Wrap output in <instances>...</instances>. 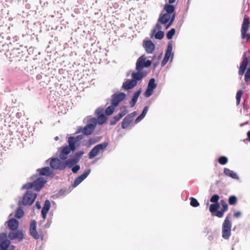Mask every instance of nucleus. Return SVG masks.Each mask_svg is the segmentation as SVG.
<instances>
[{"label":"nucleus","instance_id":"a18cd8bd","mask_svg":"<svg viewBox=\"0 0 250 250\" xmlns=\"http://www.w3.org/2000/svg\"><path fill=\"white\" fill-rule=\"evenodd\" d=\"M172 49V44L170 43H169L167 46V48L166 53H167V54H169L170 56H171Z\"/></svg>","mask_w":250,"mask_h":250},{"label":"nucleus","instance_id":"4468645a","mask_svg":"<svg viewBox=\"0 0 250 250\" xmlns=\"http://www.w3.org/2000/svg\"><path fill=\"white\" fill-rule=\"evenodd\" d=\"M37 223L35 220H32L31 222L29 232L30 234L35 239L37 240L40 238V235L36 230Z\"/></svg>","mask_w":250,"mask_h":250},{"label":"nucleus","instance_id":"72a5a7b5","mask_svg":"<svg viewBox=\"0 0 250 250\" xmlns=\"http://www.w3.org/2000/svg\"><path fill=\"white\" fill-rule=\"evenodd\" d=\"M228 202L230 205H235L237 202V198L235 196H230L229 198Z\"/></svg>","mask_w":250,"mask_h":250},{"label":"nucleus","instance_id":"69168bd1","mask_svg":"<svg viewBox=\"0 0 250 250\" xmlns=\"http://www.w3.org/2000/svg\"><path fill=\"white\" fill-rule=\"evenodd\" d=\"M96 113L97 114H99V109L97 110L96 111Z\"/></svg>","mask_w":250,"mask_h":250},{"label":"nucleus","instance_id":"39448f33","mask_svg":"<svg viewBox=\"0 0 250 250\" xmlns=\"http://www.w3.org/2000/svg\"><path fill=\"white\" fill-rule=\"evenodd\" d=\"M15 247L10 245L6 233H0V250H14Z\"/></svg>","mask_w":250,"mask_h":250},{"label":"nucleus","instance_id":"393cba45","mask_svg":"<svg viewBox=\"0 0 250 250\" xmlns=\"http://www.w3.org/2000/svg\"><path fill=\"white\" fill-rule=\"evenodd\" d=\"M224 174L228 175V176L230 177L233 178H235L237 177V175L235 172H234L232 170H230L229 169H228L227 168H224Z\"/></svg>","mask_w":250,"mask_h":250},{"label":"nucleus","instance_id":"cd10ccee","mask_svg":"<svg viewBox=\"0 0 250 250\" xmlns=\"http://www.w3.org/2000/svg\"><path fill=\"white\" fill-rule=\"evenodd\" d=\"M51 207L50 202L49 200H46L44 202L42 211L48 212Z\"/></svg>","mask_w":250,"mask_h":250},{"label":"nucleus","instance_id":"423d86ee","mask_svg":"<svg viewBox=\"0 0 250 250\" xmlns=\"http://www.w3.org/2000/svg\"><path fill=\"white\" fill-rule=\"evenodd\" d=\"M250 28V20L249 17H245L242 24L241 29V37L242 40L249 41L250 39V34L247 32Z\"/></svg>","mask_w":250,"mask_h":250},{"label":"nucleus","instance_id":"5fc2aeb1","mask_svg":"<svg viewBox=\"0 0 250 250\" xmlns=\"http://www.w3.org/2000/svg\"><path fill=\"white\" fill-rule=\"evenodd\" d=\"M119 120H117L115 117H114V119L110 121V125H114Z\"/></svg>","mask_w":250,"mask_h":250},{"label":"nucleus","instance_id":"f8f14e48","mask_svg":"<svg viewBox=\"0 0 250 250\" xmlns=\"http://www.w3.org/2000/svg\"><path fill=\"white\" fill-rule=\"evenodd\" d=\"M156 87L157 84L155 83L154 79L153 78H151L148 82L146 90L144 94V96L146 97H150Z\"/></svg>","mask_w":250,"mask_h":250},{"label":"nucleus","instance_id":"9b49d317","mask_svg":"<svg viewBox=\"0 0 250 250\" xmlns=\"http://www.w3.org/2000/svg\"><path fill=\"white\" fill-rule=\"evenodd\" d=\"M50 166L54 169L62 170L65 169L64 161L58 158H52L50 162Z\"/></svg>","mask_w":250,"mask_h":250},{"label":"nucleus","instance_id":"864d4df0","mask_svg":"<svg viewBox=\"0 0 250 250\" xmlns=\"http://www.w3.org/2000/svg\"><path fill=\"white\" fill-rule=\"evenodd\" d=\"M136 115H137L136 112H134L128 115L127 116H130V118L132 119V120H134V117Z\"/></svg>","mask_w":250,"mask_h":250},{"label":"nucleus","instance_id":"c756f323","mask_svg":"<svg viewBox=\"0 0 250 250\" xmlns=\"http://www.w3.org/2000/svg\"><path fill=\"white\" fill-rule=\"evenodd\" d=\"M122 111L118 114L117 115L115 116L117 119V120H120V119L123 116H124L127 112L128 111L125 107H123L121 108Z\"/></svg>","mask_w":250,"mask_h":250},{"label":"nucleus","instance_id":"aec40b11","mask_svg":"<svg viewBox=\"0 0 250 250\" xmlns=\"http://www.w3.org/2000/svg\"><path fill=\"white\" fill-rule=\"evenodd\" d=\"M37 171L39 172L40 175L42 176H49L53 173V171L48 167L38 169Z\"/></svg>","mask_w":250,"mask_h":250},{"label":"nucleus","instance_id":"603ef678","mask_svg":"<svg viewBox=\"0 0 250 250\" xmlns=\"http://www.w3.org/2000/svg\"><path fill=\"white\" fill-rule=\"evenodd\" d=\"M64 139V136L62 135H60L59 136H56L55 138V141H57L58 140H63Z\"/></svg>","mask_w":250,"mask_h":250},{"label":"nucleus","instance_id":"a19ab883","mask_svg":"<svg viewBox=\"0 0 250 250\" xmlns=\"http://www.w3.org/2000/svg\"><path fill=\"white\" fill-rule=\"evenodd\" d=\"M220 198V197L218 194H214L213 196H212L210 198V202L212 203H219L218 201Z\"/></svg>","mask_w":250,"mask_h":250},{"label":"nucleus","instance_id":"ea45409f","mask_svg":"<svg viewBox=\"0 0 250 250\" xmlns=\"http://www.w3.org/2000/svg\"><path fill=\"white\" fill-rule=\"evenodd\" d=\"M165 36V33L163 31L159 30L155 35V38L158 40H162Z\"/></svg>","mask_w":250,"mask_h":250},{"label":"nucleus","instance_id":"79ce46f5","mask_svg":"<svg viewBox=\"0 0 250 250\" xmlns=\"http://www.w3.org/2000/svg\"><path fill=\"white\" fill-rule=\"evenodd\" d=\"M245 81L246 82L250 81V66L247 70L246 72L245 73Z\"/></svg>","mask_w":250,"mask_h":250},{"label":"nucleus","instance_id":"bf43d9fd","mask_svg":"<svg viewBox=\"0 0 250 250\" xmlns=\"http://www.w3.org/2000/svg\"><path fill=\"white\" fill-rule=\"evenodd\" d=\"M36 206L38 209H40L41 208V206L39 202H37L36 203Z\"/></svg>","mask_w":250,"mask_h":250},{"label":"nucleus","instance_id":"052dcab7","mask_svg":"<svg viewBox=\"0 0 250 250\" xmlns=\"http://www.w3.org/2000/svg\"><path fill=\"white\" fill-rule=\"evenodd\" d=\"M247 139L248 140L250 141V130L247 133Z\"/></svg>","mask_w":250,"mask_h":250},{"label":"nucleus","instance_id":"338daca9","mask_svg":"<svg viewBox=\"0 0 250 250\" xmlns=\"http://www.w3.org/2000/svg\"><path fill=\"white\" fill-rule=\"evenodd\" d=\"M62 191V189L60 190V192L61 193Z\"/></svg>","mask_w":250,"mask_h":250},{"label":"nucleus","instance_id":"680f3d73","mask_svg":"<svg viewBox=\"0 0 250 250\" xmlns=\"http://www.w3.org/2000/svg\"><path fill=\"white\" fill-rule=\"evenodd\" d=\"M176 0H168V2L169 4H172L175 2Z\"/></svg>","mask_w":250,"mask_h":250},{"label":"nucleus","instance_id":"49530a36","mask_svg":"<svg viewBox=\"0 0 250 250\" xmlns=\"http://www.w3.org/2000/svg\"><path fill=\"white\" fill-rule=\"evenodd\" d=\"M148 109V106H146L144 107V108L143 110V112H142V119H143L145 116L146 114V113Z\"/></svg>","mask_w":250,"mask_h":250},{"label":"nucleus","instance_id":"6e6552de","mask_svg":"<svg viewBox=\"0 0 250 250\" xmlns=\"http://www.w3.org/2000/svg\"><path fill=\"white\" fill-rule=\"evenodd\" d=\"M37 193L31 190H27L23 196L22 203L24 206H31L35 201Z\"/></svg>","mask_w":250,"mask_h":250},{"label":"nucleus","instance_id":"de8ad7c7","mask_svg":"<svg viewBox=\"0 0 250 250\" xmlns=\"http://www.w3.org/2000/svg\"><path fill=\"white\" fill-rule=\"evenodd\" d=\"M175 17V15L174 14H173L172 16L171 17V18H170L171 20H170L169 22L168 23L167 25V26L166 28H168L169 27V26H170V25L172 24V23L174 21Z\"/></svg>","mask_w":250,"mask_h":250},{"label":"nucleus","instance_id":"4c0bfd02","mask_svg":"<svg viewBox=\"0 0 250 250\" xmlns=\"http://www.w3.org/2000/svg\"><path fill=\"white\" fill-rule=\"evenodd\" d=\"M175 34V29L172 28L167 33V37L168 40H171L174 35Z\"/></svg>","mask_w":250,"mask_h":250},{"label":"nucleus","instance_id":"b1692460","mask_svg":"<svg viewBox=\"0 0 250 250\" xmlns=\"http://www.w3.org/2000/svg\"><path fill=\"white\" fill-rule=\"evenodd\" d=\"M220 204L219 203H214L210 205L209 207V210L211 213H216L218 209L219 208Z\"/></svg>","mask_w":250,"mask_h":250},{"label":"nucleus","instance_id":"a211bd4d","mask_svg":"<svg viewBox=\"0 0 250 250\" xmlns=\"http://www.w3.org/2000/svg\"><path fill=\"white\" fill-rule=\"evenodd\" d=\"M143 47L147 53H152L155 49V45L150 40L144 41Z\"/></svg>","mask_w":250,"mask_h":250},{"label":"nucleus","instance_id":"2f4dec72","mask_svg":"<svg viewBox=\"0 0 250 250\" xmlns=\"http://www.w3.org/2000/svg\"><path fill=\"white\" fill-rule=\"evenodd\" d=\"M141 91L139 90L137 92L135 93L132 99V100L130 102V105L131 107H133L135 104H136L137 100L138 99V98L139 96V94Z\"/></svg>","mask_w":250,"mask_h":250},{"label":"nucleus","instance_id":"f704fd0d","mask_svg":"<svg viewBox=\"0 0 250 250\" xmlns=\"http://www.w3.org/2000/svg\"><path fill=\"white\" fill-rule=\"evenodd\" d=\"M170 57H171V56L169 55V54L166 53L165 54L164 58L163 59V61L161 62V65L163 66L165 65H166V63L168 61Z\"/></svg>","mask_w":250,"mask_h":250},{"label":"nucleus","instance_id":"412c9836","mask_svg":"<svg viewBox=\"0 0 250 250\" xmlns=\"http://www.w3.org/2000/svg\"><path fill=\"white\" fill-rule=\"evenodd\" d=\"M79 162V158H72L64 161L65 168L67 167L69 168L72 167Z\"/></svg>","mask_w":250,"mask_h":250},{"label":"nucleus","instance_id":"7c9ffc66","mask_svg":"<svg viewBox=\"0 0 250 250\" xmlns=\"http://www.w3.org/2000/svg\"><path fill=\"white\" fill-rule=\"evenodd\" d=\"M24 214V211L21 207H19L15 213V217L18 219L21 218Z\"/></svg>","mask_w":250,"mask_h":250},{"label":"nucleus","instance_id":"58836bf2","mask_svg":"<svg viewBox=\"0 0 250 250\" xmlns=\"http://www.w3.org/2000/svg\"><path fill=\"white\" fill-rule=\"evenodd\" d=\"M228 162V158L225 156H221L218 159V162L222 165H225Z\"/></svg>","mask_w":250,"mask_h":250},{"label":"nucleus","instance_id":"dca6fc26","mask_svg":"<svg viewBox=\"0 0 250 250\" xmlns=\"http://www.w3.org/2000/svg\"><path fill=\"white\" fill-rule=\"evenodd\" d=\"M125 94L123 92L115 94L112 96L111 104L113 105L117 106L119 103L125 99Z\"/></svg>","mask_w":250,"mask_h":250},{"label":"nucleus","instance_id":"c85d7f7f","mask_svg":"<svg viewBox=\"0 0 250 250\" xmlns=\"http://www.w3.org/2000/svg\"><path fill=\"white\" fill-rule=\"evenodd\" d=\"M243 93L242 90H238L236 94V105H238L241 102V99Z\"/></svg>","mask_w":250,"mask_h":250},{"label":"nucleus","instance_id":"bb28decb","mask_svg":"<svg viewBox=\"0 0 250 250\" xmlns=\"http://www.w3.org/2000/svg\"><path fill=\"white\" fill-rule=\"evenodd\" d=\"M164 9L167 12V13H168L170 15V14L174 12L175 7L171 4H166L164 6Z\"/></svg>","mask_w":250,"mask_h":250},{"label":"nucleus","instance_id":"0eeeda50","mask_svg":"<svg viewBox=\"0 0 250 250\" xmlns=\"http://www.w3.org/2000/svg\"><path fill=\"white\" fill-rule=\"evenodd\" d=\"M108 145V143L107 142H104L103 143L96 145L89 152V158L92 159L100 153L103 152Z\"/></svg>","mask_w":250,"mask_h":250},{"label":"nucleus","instance_id":"c9c22d12","mask_svg":"<svg viewBox=\"0 0 250 250\" xmlns=\"http://www.w3.org/2000/svg\"><path fill=\"white\" fill-rule=\"evenodd\" d=\"M190 205L192 207H196L200 205V203L198 202L197 200L196 199V198L190 197Z\"/></svg>","mask_w":250,"mask_h":250},{"label":"nucleus","instance_id":"3c124183","mask_svg":"<svg viewBox=\"0 0 250 250\" xmlns=\"http://www.w3.org/2000/svg\"><path fill=\"white\" fill-rule=\"evenodd\" d=\"M42 217L43 218V221H44V220L46 219V215L48 213V212L44 211H41Z\"/></svg>","mask_w":250,"mask_h":250},{"label":"nucleus","instance_id":"2eb2a0df","mask_svg":"<svg viewBox=\"0 0 250 250\" xmlns=\"http://www.w3.org/2000/svg\"><path fill=\"white\" fill-rule=\"evenodd\" d=\"M220 204L221 205L222 207V209L220 210L217 211L216 213H215V215L218 218H222L224 216L225 212H226L228 209V205L225 200H223V199H222L220 201Z\"/></svg>","mask_w":250,"mask_h":250},{"label":"nucleus","instance_id":"6ab92c4d","mask_svg":"<svg viewBox=\"0 0 250 250\" xmlns=\"http://www.w3.org/2000/svg\"><path fill=\"white\" fill-rule=\"evenodd\" d=\"M5 225H7L11 230H16L18 228L19 222L17 219L12 218L6 221Z\"/></svg>","mask_w":250,"mask_h":250},{"label":"nucleus","instance_id":"4be33fe9","mask_svg":"<svg viewBox=\"0 0 250 250\" xmlns=\"http://www.w3.org/2000/svg\"><path fill=\"white\" fill-rule=\"evenodd\" d=\"M133 121V120L130 118V116H126L123 120L122 127L124 129L126 128Z\"/></svg>","mask_w":250,"mask_h":250},{"label":"nucleus","instance_id":"0e129e2a","mask_svg":"<svg viewBox=\"0 0 250 250\" xmlns=\"http://www.w3.org/2000/svg\"><path fill=\"white\" fill-rule=\"evenodd\" d=\"M34 177H35V178H36L37 177V175L36 176H35V175H33L32 177V179L33 180L34 179Z\"/></svg>","mask_w":250,"mask_h":250},{"label":"nucleus","instance_id":"a878e982","mask_svg":"<svg viewBox=\"0 0 250 250\" xmlns=\"http://www.w3.org/2000/svg\"><path fill=\"white\" fill-rule=\"evenodd\" d=\"M152 61L150 60H146V58L142 56V69L144 67H149L151 64Z\"/></svg>","mask_w":250,"mask_h":250},{"label":"nucleus","instance_id":"f3484780","mask_svg":"<svg viewBox=\"0 0 250 250\" xmlns=\"http://www.w3.org/2000/svg\"><path fill=\"white\" fill-rule=\"evenodd\" d=\"M250 62V58L245 57L244 58L241 63L239 69L238 70V74L240 76H242L245 72L247 66Z\"/></svg>","mask_w":250,"mask_h":250},{"label":"nucleus","instance_id":"37998d69","mask_svg":"<svg viewBox=\"0 0 250 250\" xmlns=\"http://www.w3.org/2000/svg\"><path fill=\"white\" fill-rule=\"evenodd\" d=\"M80 166L79 165H76L72 167V171L74 173H76L80 169Z\"/></svg>","mask_w":250,"mask_h":250},{"label":"nucleus","instance_id":"20e7f679","mask_svg":"<svg viewBox=\"0 0 250 250\" xmlns=\"http://www.w3.org/2000/svg\"><path fill=\"white\" fill-rule=\"evenodd\" d=\"M230 214H228L222 225V237L228 239L231 235V223L230 221Z\"/></svg>","mask_w":250,"mask_h":250},{"label":"nucleus","instance_id":"4d7b16f0","mask_svg":"<svg viewBox=\"0 0 250 250\" xmlns=\"http://www.w3.org/2000/svg\"><path fill=\"white\" fill-rule=\"evenodd\" d=\"M141 121V115H139L135 120L134 124H137Z\"/></svg>","mask_w":250,"mask_h":250},{"label":"nucleus","instance_id":"13d9d810","mask_svg":"<svg viewBox=\"0 0 250 250\" xmlns=\"http://www.w3.org/2000/svg\"><path fill=\"white\" fill-rule=\"evenodd\" d=\"M17 146H19V147L20 148H21L23 147V144L22 142H20L19 143H18Z\"/></svg>","mask_w":250,"mask_h":250},{"label":"nucleus","instance_id":"f257e3e1","mask_svg":"<svg viewBox=\"0 0 250 250\" xmlns=\"http://www.w3.org/2000/svg\"><path fill=\"white\" fill-rule=\"evenodd\" d=\"M137 73L132 72L131 80H127L123 83V87L125 90H128L134 87L137 84V81L141 79V57H140L136 62Z\"/></svg>","mask_w":250,"mask_h":250},{"label":"nucleus","instance_id":"e2e57ef3","mask_svg":"<svg viewBox=\"0 0 250 250\" xmlns=\"http://www.w3.org/2000/svg\"><path fill=\"white\" fill-rule=\"evenodd\" d=\"M146 76V73H144L143 71L142 72V78L143 77H145Z\"/></svg>","mask_w":250,"mask_h":250},{"label":"nucleus","instance_id":"9d476101","mask_svg":"<svg viewBox=\"0 0 250 250\" xmlns=\"http://www.w3.org/2000/svg\"><path fill=\"white\" fill-rule=\"evenodd\" d=\"M8 237L11 240H17L18 242H21L24 238L23 231L21 229L11 230L7 235Z\"/></svg>","mask_w":250,"mask_h":250},{"label":"nucleus","instance_id":"8fccbe9b","mask_svg":"<svg viewBox=\"0 0 250 250\" xmlns=\"http://www.w3.org/2000/svg\"><path fill=\"white\" fill-rule=\"evenodd\" d=\"M52 223L51 219H48L47 220L46 224L45 225V228H49L51 225V224Z\"/></svg>","mask_w":250,"mask_h":250},{"label":"nucleus","instance_id":"5701e85b","mask_svg":"<svg viewBox=\"0 0 250 250\" xmlns=\"http://www.w3.org/2000/svg\"><path fill=\"white\" fill-rule=\"evenodd\" d=\"M170 18L171 16L166 13L159 17L158 21L161 24H166L170 20Z\"/></svg>","mask_w":250,"mask_h":250},{"label":"nucleus","instance_id":"1a4fd4ad","mask_svg":"<svg viewBox=\"0 0 250 250\" xmlns=\"http://www.w3.org/2000/svg\"><path fill=\"white\" fill-rule=\"evenodd\" d=\"M69 145L63 147L60 154V158L61 159L64 160L66 158V156L71 151L75 150L76 143L77 142H68Z\"/></svg>","mask_w":250,"mask_h":250},{"label":"nucleus","instance_id":"6e6d98bb","mask_svg":"<svg viewBox=\"0 0 250 250\" xmlns=\"http://www.w3.org/2000/svg\"><path fill=\"white\" fill-rule=\"evenodd\" d=\"M241 215V213L240 212H235L234 214V216L236 218H238L240 216V215Z\"/></svg>","mask_w":250,"mask_h":250},{"label":"nucleus","instance_id":"c03bdc74","mask_svg":"<svg viewBox=\"0 0 250 250\" xmlns=\"http://www.w3.org/2000/svg\"><path fill=\"white\" fill-rule=\"evenodd\" d=\"M84 152L83 151H79L75 153V157L74 158H79V161L80 160V158L82 156Z\"/></svg>","mask_w":250,"mask_h":250},{"label":"nucleus","instance_id":"ddd939ff","mask_svg":"<svg viewBox=\"0 0 250 250\" xmlns=\"http://www.w3.org/2000/svg\"><path fill=\"white\" fill-rule=\"evenodd\" d=\"M91 172V169L90 168L88 169L86 171H85L83 173L77 177L74 181L73 184H72V186L73 188H76L80 184H81L90 174Z\"/></svg>","mask_w":250,"mask_h":250},{"label":"nucleus","instance_id":"7ed1b4c3","mask_svg":"<svg viewBox=\"0 0 250 250\" xmlns=\"http://www.w3.org/2000/svg\"><path fill=\"white\" fill-rule=\"evenodd\" d=\"M46 181L43 177H39L33 182L27 183L22 186L21 188L29 189L34 188L36 191H40L46 183Z\"/></svg>","mask_w":250,"mask_h":250},{"label":"nucleus","instance_id":"e433bc0d","mask_svg":"<svg viewBox=\"0 0 250 250\" xmlns=\"http://www.w3.org/2000/svg\"><path fill=\"white\" fill-rule=\"evenodd\" d=\"M97 120V123H98L99 124H103L106 121V117L104 114L100 115L98 116V119Z\"/></svg>","mask_w":250,"mask_h":250},{"label":"nucleus","instance_id":"f03ea898","mask_svg":"<svg viewBox=\"0 0 250 250\" xmlns=\"http://www.w3.org/2000/svg\"><path fill=\"white\" fill-rule=\"evenodd\" d=\"M96 125V119H91L85 126L82 129L83 134L77 135L76 137L69 136L68 137V141H81L84 139V135H89L93 132Z\"/></svg>","mask_w":250,"mask_h":250},{"label":"nucleus","instance_id":"473e14b6","mask_svg":"<svg viewBox=\"0 0 250 250\" xmlns=\"http://www.w3.org/2000/svg\"><path fill=\"white\" fill-rule=\"evenodd\" d=\"M115 106L114 105H111L109 106H108L106 109H105V114L107 115H111L114 111V107Z\"/></svg>","mask_w":250,"mask_h":250},{"label":"nucleus","instance_id":"09e8293b","mask_svg":"<svg viewBox=\"0 0 250 250\" xmlns=\"http://www.w3.org/2000/svg\"><path fill=\"white\" fill-rule=\"evenodd\" d=\"M160 29H161V26L160 24H159V23H158V22H157V23L155 25V28L153 29V32H156V31H157V30L159 31Z\"/></svg>","mask_w":250,"mask_h":250}]
</instances>
